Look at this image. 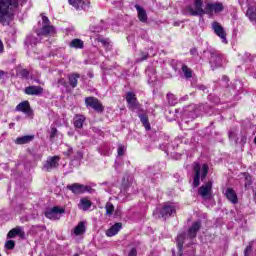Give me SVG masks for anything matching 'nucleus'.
Wrapping results in <instances>:
<instances>
[{"label": "nucleus", "instance_id": "nucleus-33", "mask_svg": "<svg viewBox=\"0 0 256 256\" xmlns=\"http://www.w3.org/2000/svg\"><path fill=\"white\" fill-rule=\"evenodd\" d=\"M246 16L249 18L250 21L256 23V9L255 8H248L246 12Z\"/></svg>", "mask_w": 256, "mask_h": 256}, {"label": "nucleus", "instance_id": "nucleus-21", "mask_svg": "<svg viewBox=\"0 0 256 256\" xmlns=\"http://www.w3.org/2000/svg\"><path fill=\"white\" fill-rule=\"evenodd\" d=\"M35 139L34 135H26V136H21L15 139L14 143L16 145H27V143H31Z\"/></svg>", "mask_w": 256, "mask_h": 256}, {"label": "nucleus", "instance_id": "nucleus-48", "mask_svg": "<svg viewBox=\"0 0 256 256\" xmlns=\"http://www.w3.org/2000/svg\"><path fill=\"white\" fill-rule=\"evenodd\" d=\"M5 75H7V72L0 70V79H4Z\"/></svg>", "mask_w": 256, "mask_h": 256}, {"label": "nucleus", "instance_id": "nucleus-49", "mask_svg": "<svg viewBox=\"0 0 256 256\" xmlns=\"http://www.w3.org/2000/svg\"><path fill=\"white\" fill-rule=\"evenodd\" d=\"M245 179L248 183H251V177L249 176V174H244Z\"/></svg>", "mask_w": 256, "mask_h": 256}, {"label": "nucleus", "instance_id": "nucleus-6", "mask_svg": "<svg viewBox=\"0 0 256 256\" xmlns=\"http://www.w3.org/2000/svg\"><path fill=\"white\" fill-rule=\"evenodd\" d=\"M186 13L192 15L193 17H201L205 15V8L203 9V0H194V6H187Z\"/></svg>", "mask_w": 256, "mask_h": 256}, {"label": "nucleus", "instance_id": "nucleus-45", "mask_svg": "<svg viewBox=\"0 0 256 256\" xmlns=\"http://www.w3.org/2000/svg\"><path fill=\"white\" fill-rule=\"evenodd\" d=\"M128 256H137V248L132 247V248L128 251Z\"/></svg>", "mask_w": 256, "mask_h": 256}, {"label": "nucleus", "instance_id": "nucleus-58", "mask_svg": "<svg viewBox=\"0 0 256 256\" xmlns=\"http://www.w3.org/2000/svg\"><path fill=\"white\" fill-rule=\"evenodd\" d=\"M22 1H25V0H22Z\"/></svg>", "mask_w": 256, "mask_h": 256}, {"label": "nucleus", "instance_id": "nucleus-4", "mask_svg": "<svg viewBox=\"0 0 256 256\" xmlns=\"http://www.w3.org/2000/svg\"><path fill=\"white\" fill-rule=\"evenodd\" d=\"M42 17V27L36 32L38 37H49L51 35H55V27L51 26V22L49 18L43 14Z\"/></svg>", "mask_w": 256, "mask_h": 256}, {"label": "nucleus", "instance_id": "nucleus-9", "mask_svg": "<svg viewBox=\"0 0 256 256\" xmlns=\"http://www.w3.org/2000/svg\"><path fill=\"white\" fill-rule=\"evenodd\" d=\"M65 213V208L54 206L53 208H50L45 211L44 215L47 217V219H51L52 221H57L61 219V215Z\"/></svg>", "mask_w": 256, "mask_h": 256}, {"label": "nucleus", "instance_id": "nucleus-30", "mask_svg": "<svg viewBox=\"0 0 256 256\" xmlns=\"http://www.w3.org/2000/svg\"><path fill=\"white\" fill-rule=\"evenodd\" d=\"M138 117L145 129L149 131L151 129V124H149V117H147V114H139Z\"/></svg>", "mask_w": 256, "mask_h": 256}, {"label": "nucleus", "instance_id": "nucleus-8", "mask_svg": "<svg viewBox=\"0 0 256 256\" xmlns=\"http://www.w3.org/2000/svg\"><path fill=\"white\" fill-rule=\"evenodd\" d=\"M210 54V65L212 69H217V67L223 66V56L215 49L208 50Z\"/></svg>", "mask_w": 256, "mask_h": 256}, {"label": "nucleus", "instance_id": "nucleus-22", "mask_svg": "<svg viewBox=\"0 0 256 256\" xmlns=\"http://www.w3.org/2000/svg\"><path fill=\"white\" fill-rule=\"evenodd\" d=\"M135 9L138 13V19L139 21H141V23H147V12L145 11V9H143L141 6L139 5H135Z\"/></svg>", "mask_w": 256, "mask_h": 256}, {"label": "nucleus", "instance_id": "nucleus-25", "mask_svg": "<svg viewBox=\"0 0 256 256\" xmlns=\"http://www.w3.org/2000/svg\"><path fill=\"white\" fill-rule=\"evenodd\" d=\"M41 37L42 36H39V35H37V36H33V35L27 36V38L25 40V43H26V45H28V47H29V45L31 47H35V45H37V43H39V41H41Z\"/></svg>", "mask_w": 256, "mask_h": 256}, {"label": "nucleus", "instance_id": "nucleus-56", "mask_svg": "<svg viewBox=\"0 0 256 256\" xmlns=\"http://www.w3.org/2000/svg\"><path fill=\"white\" fill-rule=\"evenodd\" d=\"M245 55H246V57H250V55H251V54H249V53H245Z\"/></svg>", "mask_w": 256, "mask_h": 256}, {"label": "nucleus", "instance_id": "nucleus-19", "mask_svg": "<svg viewBox=\"0 0 256 256\" xmlns=\"http://www.w3.org/2000/svg\"><path fill=\"white\" fill-rule=\"evenodd\" d=\"M24 93L26 95H35V96H39V95H43V87L41 86H28L25 88Z\"/></svg>", "mask_w": 256, "mask_h": 256}, {"label": "nucleus", "instance_id": "nucleus-36", "mask_svg": "<svg viewBox=\"0 0 256 256\" xmlns=\"http://www.w3.org/2000/svg\"><path fill=\"white\" fill-rule=\"evenodd\" d=\"M105 209H106V214L113 215V212L115 211V206H113L111 202H107Z\"/></svg>", "mask_w": 256, "mask_h": 256}, {"label": "nucleus", "instance_id": "nucleus-57", "mask_svg": "<svg viewBox=\"0 0 256 256\" xmlns=\"http://www.w3.org/2000/svg\"><path fill=\"white\" fill-rule=\"evenodd\" d=\"M104 155H109V153H107V154L104 153Z\"/></svg>", "mask_w": 256, "mask_h": 256}, {"label": "nucleus", "instance_id": "nucleus-47", "mask_svg": "<svg viewBox=\"0 0 256 256\" xmlns=\"http://www.w3.org/2000/svg\"><path fill=\"white\" fill-rule=\"evenodd\" d=\"M190 54L193 55L194 57H195L196 55H198V54H197V49H196V48H192V49L190 50Z\"/></svg>", "mask_w": 256, "mask_h": 256}, {"label": "nucleus", "instance_id": "nucleus-54", "mask_svg": "<svg viewBox=\"0 0 256 256\" xmlns=\"http://www.w3.org/2000/svg\"><path fill=\"white\" fill-rule=\"evenodd\" d=\"M240 5H243V3H245V0H238Z\"/></svg>", "mask_w": 256, "mask_h": 256}, {"label": "nucleus", "instance_id": "nucleus-26", "mask_svg": "<svg viewBox=\"0 0 256 256\" xmlns=\"http://www.w3.org/2000/svg\"><path fill=\"white\" fill-rule=\"evenodd\" d=\"M80 77L81 75H79L78 73H72L68 75L69 85L72 87V89H75V87H77V83Z\"/></svg>", "mask_w": 256, "mask_h": 256}, {"label": "nucleus", "instance_id": "nucleus-34", "mask_svg": "<svg viewBox=\"0 0 256 256\" xmlns=\"http://www.w3.org/2000/svg\"><path fill=\"white\" fill-rule=\"evenodd\" d=\"M146 74L149 77L150 83H154V81H157V75H155V72H153V69H148L146 71Z\"/></svg>", "mask_w": 256, "mask_h": 256}, {"label": "nucleus", "instance_id": "nucleus-43", "mask_svg": "<svg viewBox=\"0 0 256 256\" xmlns=\"http://www.w3.org/2000/svg\"><path fill=\"white\" fill-rule=\"evenodd\" d=\"M140 57L141 58L138 61H146V59H149V53L141 51Z\"/></svg>", "mask_w": 256, "mask_h": 256}, {"label": "nucleus", "instance_id": "nucleus-18", "mask_svg": "<svg viewBox=\"0 0 256 256\" xmlns=\"http://www.w3.org/2000/svg\"><path fill=\"white\" fill-rule=\"evenodd\" d=\"M86 231H87V225L85 222L81 221L72 230L71 235H75V237H81V235H85Z\"/></svg>", "mask_w": 256, "mask_h": 256}, {"label": "nucleus", "instance_id": "nucleus-52", "mask_svg": "<svg viewBox=\"0 0 256 256\" xmlns=\"http://www.w3.org/2000/svg\"><path fill=\"white\" fill-rule=\"evenodd\" d=\"M73 153V148H68V155H71Z\"/></svg>", "mask_w": 256, "mask_h": 256}, {"label": "nucleus", "instance_id": "nucleus-17", "mask_svg": "<svg viewBox=\"0 0 256 256\" xmlns=\"http://www.w3.org/2000/svg\"><path fill=\"white\" fill-rule=\"evenodd\" d=\"M212 189H213V182L209 181L198 189V193L199 195H201V197L206 199V197H209L211 195Z\"/></svg>", "mask_w": 256, "mask_h": 256}, {"label": "nucleus", "instance_id": "nucleus-11", "mask_svg": "<svg viewBox=\"0 0 256 256\" xmlns=\"http://www.w3.org/2000/svg\"><path fill=\"white\" fill-rule=\"evenodd\" d=\"M67 189H69V191L73 192L74 195H81L83 193H91L93 191V188H91V186H85L80 183H74L72 185H68Z\"/></svg>", "mask_w": 256, "mask_h": 256}, {"label": "nucleus", "instance_id": "nucleus-37", "mask_svg": "<svg viewBox=\"0 0 256 256\" xmlns=\"http://www.w3.org/2000/svg\"><path fill=\"white\" fill-rule=\"evenodd\" d=\"M253 255V244L250 243L244 250V256H251Z\"/></svg>", "mask_w": 256, "mask_h": 256}, {"label": "nucleus", "instance_id": "nucleus-7", "mask_svg": "<svg viewBox=\"0 0 256 256\" xmlns=\"http://www.w3.org/2000/svg\"><path fill=\"white\" fill-rule=\"evenodd\" d=\"M175 205L171 203L164 204L161 208H157L155 213H159V217H162L163 219H167V217H171V215H175L176 213Z\"/></svg>", "mask_w": 256, "mask_h": 256}, {"label": "nucleus", "instance_id": "nucleus-50", "mask_svg": "<svg viewBox=\"0 0 256 256\" xmlns=\"http://www.w3.org/2000/svg\"><path fill=\"white\" fill-rule=\"evenodd\" d=\"M4 51V46H3V41L0 39V53H3Z\"/></svg>", "mask_w": 256, "mask_h": 256}, {"label": "nucleus", "instance_id": "nucleus-3", "mask_svg": "<svg viewBox=\"0 0 256 256\" xmlns=\"http://www.w3.org/2000/svg\"><path fill=\"white\" fill-rule=\"evenodd\" d=\"M193 173H194V180H193V187L197 188L201 185V181H203L208 173H209V165L207 164H200L199 162L193 163Z\"/></svg>", "mask_w": 256, "mask_h": 256}, {"label": "nucleus", "instance_id": "nucleus-12", "mask_svg": "<svg viewBox=\"0 0 256 256\" xmlns=\"http://www.w3.org/2000/svg\"><path fill=\"white\" fill-rule=\"evenodd\" d=\"M85 104L87 107H90L91 109H94V111H97V113H103L105 109L99 99L95 97H87L85 99Z\"/></svg>", "mask_w": 256, "mask_h": 256}, {"label": "nucleus", "instance_id": "nucleus-40", "mask_svg": "<svg viewBox=\"0 0 256 256\" xmlns=\"http://www.w3.org/2000/svg\"><path fill=\"white\" fill-rule=\"evenodd\" d=\"M18 75L22 77V79H28L29 78V70L22 69L18 72Z\"/></svg>", "mask_w": 256, "mask_h": 256}, {"label": "nucleus", "instance_id": "nucleus-1", "mask_svg": "<svg viewBox=\"0 0 256 256\" xmlns=\"http://www.w3.org/2000/svg\"><path fill=\"white\" fill-rule=\"evenodd\" d=\"M201 229V222H194L192 226L188 229V233L179 234L177 237V246L179 251L183 249V245L189 247L188 254H180V256H195V247L190 245H195L193 240L197 237V232Z\"/></svg>", "mask_w": 256, "mask_h": 256}, {"label": "nucleus", "instance_id": "nucleus-53", "mask_svg": "<svg viewBox=\"0 0 256 256\" xmlns=\"http://www.w3.org/2000/svg\"><path fill=\"white\" fill-rule=\"evenodd\" d=\"M245 141H247V137L243 136L242 137V143H245Z\"/></svg>", "mask_w": 256, "mask_h": 256}, {"label": "nucleus", "instance_id": "nucleus-24", "mask_svg": "<svg viewBox=\"0 0 256 256\" xmlns=\"http://www.w3.org/2000/svg\"><path fill=\"white\" fill-rule=\"evenodd\" d=\"M225 196L227 197L228 201L231 203H237L238 198H237V193H235V190L232 188H227L225 191Z\"/></svg>", "mask_w": 256, "mask_h": 256}, {"label": "nucleus", "instance_id": "nucleus-13", "mask_svg": "<svg viewBox=\"0 0 256 256\" xmlns=\"http://www.w3.org/2000/svg\"><path fill=\"white\" fill-rule=\"evenodd\" d=\"M16 111H20L21 113H25V115H26V117H28V119H33V117L35 115L33 113V109H31V104H29V101L20 102L16 106Z\"/></svg>", "mask_w": 256, "mask_h": 256}, {"label": "nucleus", "instance_id": "nucleus-46", "mask_svg": "<svg viewBox=\"0 0 256 256\" xmlns=\"http://www.w3.org/2000/svg\"><path fill=\"white\" fill-rule=\"evenodd\" d=\"M58 85H62V87H67V82L65 81V78H60L58 80Z\"/></svg>", "mask_w": 256, "mask_h": 256}, {"label": "nucleus", "instance_id": "nucleus-32", "mask_svg": "<svg viewBox=\"0 0 256 256\" xmlns=\"http://www.w3.org/2000/svg\"><path fill=\"white\" fill-rule=\"evenodd\" d=\"M103 29H106L105 22H103V21L100 22V25L90 26V31H92V33H101V31H103Z\"/></svg>", "mask_w": 256, "mask_h": 256}, {"label": "nucleus", "instance_id": "nucleus-51", "mask_svg": "<svg viewBox=\"0 0 256 256\" xmlns=\"http://www.w3.org/2000/svg\"><path fill=\"white\" fill-rule=\"evenodd\" d=\"M78 159H83V153L82 152H77Z\"/></svg>", "mask_w": 256, "mask_h": 256}, {"label": "nucleus", "instance_id": "nucleus-42", "mask_svg": "<svg viewBox=\"0 0 256 256\" xmlns=\"http://www.w3.org/2000/svg\"><path fill=\"white\" fill-rule=\"evenodd\" d=\"M125 151H127V148H125L123 144H120L118 146V157H123V155H125Z\"/></svg>", "mask_w": 256, "mask_h": 256}, {"label": "nucleus", "instance_id": "nucleus-2", "mask_svg": "<svg viewBox=\"0 0 256 256\" xmlns=\"http://www.w3.org/2000/svg\"><path fill=\"white\" fill-rule=\"evenodd\" d=\"M19 7L18 0H0V23L9 25L13 21V11Z\"/></svg>", "mask_w": 256, "mask_h": 256}, {"label": "nucleus", "instance_id": "nucleus-29", "mask_svg": "<svg viewBox=\"0 0 256 256\" xmlns=\"http://www.w3.org/2000/svg\"><path fill=\"white\" fill-rule=\"evenodd\" d=\"M21 233H23V227L18 226L10 230L7 234V237L8 239H13L14 237H17V235H21Z\"/></svg>", "mask_w": 256, "mask_h": 256}, {"label": "nucleus", "instance_id": "nucleus-35", "mask_svg": "<svg viewBox=\"0 0 256 256\" xmlns=\"http://www.w3.org/2000/svg\"><path fill=\"white\" fill-rule=\"evenodd\" d=\"M96 41H98V43H102L103 47H106V49H109V47H111L109 39L98 37L96 38Z\"/></svg>", "mask_w": 256, "mask_h": 256}, {"label": "nucleus", "instance_id": "nucleus-15", "mask_svg": "<svg viewBox=\"0 0 256 256\" xmlns=\"http://www.w3.org/2000/svg\"><path fill=\"white\" fill-rule=\"evenodd\" d=\"M126 101L128 103V109H130V111H135L139 109V102H137V97L133 92H127Z\"/></svg>", "mask_w": 256, "mask_h": 256}, {"label": "nucleus", "instance_id": "nucleus-55", "mask_svg": "<svg viewBox=\"0 0 256 256\" xmlns=\"http://www.w3.org/2000/svg\"><path fill=\"white\" fill-rule=\"evenodd\" d=\"M129 189H131V187H128L126 190H124V193H129Z\"/></svg>", "mask_w": 256, "mask_h": 256}, {"label": "nucleus", "instance_id": "nucleus-28", "mask_svg": "<svg viewBox=\"0 0 256 256\" xmlns=\"http://www.w3.org/2000/svg\"><path fill=\"white\" fill-rule=\"evenodd\" d=\"M83 123H85V116H83V115H76L74 117V127L76 129H81L83 127Z\"/></svg>", "mask_w": 256, "mask_h": 256}, {"label": "nucleus", "instance_id": "nucleus-20", "mask_svg": "<svg viewBox=\"0 0 256 256\" xmlns=\"http://www.w3.org/2000/svg\"><path fill=\"white\" fill-rule=\"evenodd\" d=\"M122 227H123V224H121L120 222L115 223L112 227H110L106 231V236L107 237H115V235H117V233H119L121 231Z\"/></svg>", "mask_w": 256, "mask_h": 256}, {"label": "nucleus", "instance_id": "nucleus-23", "mask_svg": "<svg viewBox=\"0 0 256 256\" xmlns=\"http://www.w3.org/2000/svg\"><path fill=\"white\" fill-rule=\"evenodd\" d=\"M91 205H93V203L91 202V200H89V198H82L80 199L78 208L82 211H89V209H91Z\"/></svg>", "mask_w": 256, "mask_h": 256}, {"label": "nucleus", "instance_id": "nucleus-31", "mask_svg": "<svg viewBox=\"0 0 256 256\" xmlns=\"http://www.w3.org/2000/svg\"><path fill=\"white\" fill-rule=\"evenodd\" d=\"M181 70L185 79H191V77H193V70L189 68L187 65H182Z\"/></svg>", "mask_w": 256, "mask_h": 256}, {"label": "nucleus", "instance_id": "nucleus-16", "mask_svg": "<svg viewBox=\"0 0 256 256\" xmlns=\"http://www.w3.org/2000/svg\"><path fill=\"white\" fill-rule=\"evenodd\" d=\"M68 3L75 9H84V11H87L90 5L89 0H68Z\"/></svg>", "mask_w": 256, "mask_h": 256}, {"label": "nucleus", "instance_id": "nucleus-44", "mask_svg": "<svg viewBox=\"0 0 256 256\" xmlns=\"http://www.w3.org/2000/svg\"><path fill=\"white\" fill-rule=\"evenodd\" d=\"M57 137V128L55 126H51L50 139H55Z\"/></svg>", "mask_w": 256, "mask_h": 256}, {"label": "nucleus", "instance_id": "nucleus-14", "mask_svg": "<svg viewBox=\"0 0 256 256\" xmlns=\"http://www.w3.org/2000/svg\"><path fill=\"white\" fill-rule=\"evenodd\" d=\"M59 156H50L47 158L46 162L43 165L44 171L51 172L53 169L59 167Z\"/></svg>", "mask_w": 256, "mask_h": 256}, {"label": "nucleus", "instance_id": "nucleus-41", "mask_svg": "<svg viewBox=\"0 0 256 256\" xmlns=\"http://www.w3.org/2000/svg\"><path fill=\"white\" fill-rule=\"evenodd\" d=\"M228 136L231 141H235V143H238L239 140L237 139V132L235 130H231Z\"/></svg>", "mask_w": 256, "mask_h": 256}, {"label": "nucleus", "instance_id": "nucleus-27", "mask_svg": "<svg viewBox=\"0 0 256 256\" xmlns=\"http://www.w3.org/2000/svg\"><path fill=\"white\" fill-rule=\"evenodd\" d=\"M69 46L72 49H83L85 47V43L83 42V40L75 38L70 42Z\"/></svg>", "mask_w": 256, "mask_h": 256}, {"label": "nucleus", "instance_id": "nucleus-10", "mask_svg": "<svg viewBox=\"0 0 256 256\" xmlns=\"http://www.w3.org/2000/svg\"><path fill=\"white\" fill-rule=\"evenodd\" d=\"M223 9V3H207L205 6L204 15H209V17H213L214 15H217V13H221Z\"/></svg>", "mask_w": 256, "mask_h": 256}, {"label": "nucleus", "instance_id": "nucleus-5", "mask_svg": "<svg viewBox=\"0 0 256 256\" xmlns=\"http://www.w3.org/2000/svg\"><path fill=\"white\" fill-rule=\"evenodd\" d=\"M211 29L214 34L219 37L221 43H223L224 45H227L229 43V40H227V31L225 30V27L221 25V23L217 21L212 22Z\"/></svg>", "mask_w": 256, "mask_h": 256}, {"label": "nucleus", "instance_id": "nucleus-38", "mask_svg": "<svg viewBox=\"0 0 256 256\" xmlns=\"http://www.w3.org/2000/svg\"><path fill=\"white\" fill-rule=\"evenodd\" d=\"M4 247H5V249H8L9 251L15 249V241H13V240L6 241Z\"/></svg>", "mask_w": 256, "mask_h": 256}, {"label": "nucleus", "instance_id": "nucleus-39", "mask_svg": "<svg viewBox=\"0 0 256 256\" xmlns=\"http://www.w3.org/2000/svg\"><path fill=\"white\" fill-rule=\"evenodd\" d=\"M167 99L170 105H177V98H175V95L173 94H168Z\"/></svg>", "mask_w": 256, "mask_h": 256}]
</instances>
